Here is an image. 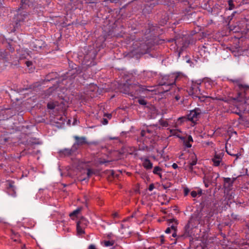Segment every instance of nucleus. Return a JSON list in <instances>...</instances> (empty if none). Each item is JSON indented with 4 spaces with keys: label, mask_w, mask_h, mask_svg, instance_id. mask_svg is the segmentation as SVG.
I'll use <instances>...</instances> for the list:
<instances>
[{
    "label": "nucleus",
    "mask_w": 249,
    "mask_h": 249,
    "mask_svg": "<svg viewBox=\"0 0 249 249\" xmlns=\"http://www.w3.org/2000/svg\"><path fill=\"white\" fill-rule=\"evenodd\" d=\"M229 80L233 83L237 95L234 98L225 97L221 100L229 105V110L231 113L241 116L246 110L249 85L245 84L242 78L231 79Z\"/></svg>",
    "instance_id": "obj_1"
},
{
    "label": "nucleus",
    "mask_w": 249,
    "mask_h": 249,
    "mask_svg": "<svg viewBox=\"0 0 249 249\" xmlns=\"http://www.w3.org/2000/svg\"><path fill=\"white\" fill-rule=\"evenodd\" d=\"M227 152L228 153V154H229V155H231L232 156L236 157V159L234 160V162H235V160H237V159H238V156H240L241 155L239 153L235 154H232V153H231L229 152H228L227 150Z\"/></svg>",
    "instance_id": "obj_29"
},
{
    "label": "nucleus",
    "mask_w": 249,
    "mask_h": 249,
    "mask_svg": "<svg viewBox=\"0 0 249 249\" xmlns=\"http://www.w3.org/2000/svg\"><path fill=\"white\" fill-rule=\"evenodd\" d=\"M163 187L165 189H166L167 188V187H166L165 185H163Z\"/></svg>",
    "instance_id": "obj_52"
},
{
    "label": "nucleus",
    "mask_w": 249,
    "mask_h": 249,
    "mask_svg": "<svg viewBox=\"0 0 249 249\" xmlns=\"http://www.w3.org/2000/svg\"><path fill=\"white\" fill-rule=\"evenodd\" d=\"M218 207V206L215 203L210 202V207H208L207 204H205L201 209L196 210L190 218L194 223L193 226L208 222L210 218L217 213Z\"/></svg>",
    "instance_id": "obj_2"
},
{
    "label": "nucleus",
    "mask_w": 249,
    "mask_h": 249,
    "mask_svg": "<svg viewBox=\"0 0 249 249\" xmlns=\"http://www.w3.org/2000/svg\"><path fill=\"white\" fill-rule=\"evenodd\" d=\"M55 103L53 102H50L47 104V107L49 109H53L55 108Z\"/></svg>",
    "instance_id": "obj_24"
},
{
    "label": "nucleus",
    "mask_w": 249,
    "mask_h": 249,
    "mask_svg": "<svg viewBox=\"0 0 249 249\" xmlns=\"http://www.w3.org/2000/svg\"><path fill=\"white\" fill-rule=\"evenodd\" d=\"M57 76V74L56 72H52L49 73L46 76V78L45 79L46 80L50 81L52 80H53L56 78Z\"/></svg>",
    "instance_id": "obj_20"
},
{
    "label": "nucleus",
    "mask_w": 249,
    "mask_h": 249,
    "mask_svg": "<svg viewBox=\"0 0 249 249\" xmlns=\"http://www.w3.org/2000/svg\"><path fill=\"white\" fill-rule=\"evenodd\" d=\"M7 188L9 193H11L12 196H15L16 194L15 187L14 186V182L12 181H7L6 183Z\"/></svg>",
    "instance_id": "obj_14"
},
{
    "label": "nucleus",
    "mask_w": 249,
    "mask_h": 249,
    "mask_svg": "<svg viewBox=\"0 0 249 249\" xmlns=\"http://www.w3.org/2000/svg\"><path fill=\"white\" fill-rule=\"evenodd\" d=\"M111 175L113 176V177H114L115 175H114V172L113 171H111Z\"/></svg>",
    "instance_id": "obj_47"
},
{
    "label": "nucleus",
    "mask_w": 249,
    "mask_h": 249,
    "mask_svg": "<svg viewBox=\"0 0 249 249\" xmlns=\"http://www.w3.org/2000/svg\"><path fill=\"white\" fill-rule=\"evenodd\" d=\"M203 183L206 188L208 187L211 183L210 178L209 176H205L203 178Z\"/></svg>",
    "instance_id": "obj_21"
},
{
    "label": "nucleus",
    "mask_w": 249,
    "mask_h": 249,
    "mask_svg": "<svg viewBox=\"0 0 249 249\" xmlns=\"http://www.w3.org/2000/svg\"><path fill=\"white\" fill-rule=\"evenodd\" d=\"M197 193L196 191H193L191 192V195L193 197H196L197 196Z\"/></svg>",
    "instance_id": "obj_32"
},
{
    "label": "nucleus",
    "mask_w": 249,
    "mask_h": 249,
    "mask_svg": "<svg viewBox=\"0 0 249 249\" xmlns=\"http://www.w3.org/2000/svg\"><path fill=\"white\" fill-rule=\"evenodd\" d=\"M22 249H26L25 245L22 247Z\"/></svg>",
    "instance_id": "obj_51"
},
{
    "label": "nucleus",
    "mask_w": 249,
    "mask_h": 249,
    "mask_svg": "<svg viewBox=\"0 0 249 249\" xmlns=\"http://www.w3.org/2000/svg\"><path fill=\"white\" fill-rule=\"evenodd\" d=\"M199 194L201 195V192H199Z\"/></svg>",
    "instance_id": "obj_53"
},
{
    "label": "nucleus",
    "mask_w": 249,
    "mask_h": 249,
    "mask_svg": "<svg viewBox=\"0 0 249 249\" xmlns=\"http://www.w3.org/2000/svg\"><path fill=\"white\" fill-rule=\"evenodd\" d=\"M193 224L194 223L189 219L184 227V233L179 235L178 238H185L191 236L193 233V229L196 227V226H193Z\"/></svg>",
    "instance_id": "obj_5"
},
{
    "label": "nucleus",
    "mask_w": 249,
    "mask_h": 249,
    "mask_svg": "<svg viewBox=\"0 0 249 249\" xmlns=\"http://www.w3.org/2000/svg\"><path fill=\"white\" fill-rule=\"evenodd\" d=\"M106 116H107L108 118H111V114H107L105 115Z\"/></svg>",
    "instance_id": "obj_44"
},
{
    "label": "nucleus",
    "mask_w": 249,
    "mask_h": 249,
    "mask_svg": "<svg viewBox=\"0 0 249 249\" xmlns=\"http://www.w3.org/2000/svg\"><path fill=\"white\" fill-rule=\"evenodd\" d=\"M183 99H182L180 100V104H182V103H183Z\"/></svg>",
    "instance_id": "obj_50"
},
{
    "label": "nucleus",
    "mask_w": 249,
    "mask_h": 249,
    "mask_svg": "<svg viewBox=\"0 0 249 249\" xmlns=\"http://www.w3.org/2000/svg\"><path fill=\"white\" fill-rule=\"evenodd\" d=\"M228 4L229 6V9L231 10H232L234 8V5L233 3V1L232 0H229L228 1Z\"/></svg>",
    "instance_id": "obj_27"
},
{
    "label": "nucleus",
    "mask_w": 249,
    "mask_h": 249,
    "mask_svg": "<svg viewBox=\"0 0 249 249\" xmlns=\"http://www.w3.org/2000/svg\"><path fill=\"white\" fill-rule=\"evenodd\" d=\"M154 185L153 184H150L148 187L149 191H152L154 189Z\"/></svg>",
    "instance_id": "obj_35"
},
{
    "label": "nucleus",
    "mask_w": 249,
    "mask_h": 249,
    "mask_svg": "<svg viewBox=\"0 0 249 249\" xmlns=\"http://www.w3.org/2000/svg\"><path fill=\"white\" fill-rule=\"evenodd\" d=\"M201 113V110L199 108H196L194 110L190 111V113L187 115V118L189 121L195 122L198 120Z\"/></svg>",
    "instance_id": "obj_6"
},
{
    "label": "nucleus",
    "mask_w": 249,
    "mask_h": 249,
    "mask_svg": "<svg viewBox=\"0 0 249 249\" xmlns=\"http://www.w3.org/2000/svg\"><path fill=\"white\" fill-rule=\"evenodd\" d=\"M187 141L189 142H193V138L191 135H189L187 138Z\"/></svg>",
    "instance_id": "obj_38"
},
{
    "label": "nucleus",
    "mask_w": 249,
    "mask_h": 249,
    "mask_svg": "<svg viewBox=\"0 0 249 249\" xmlns=\"http://www.w3.org/2000/svg\"><path fill=\"white\" fill-rule=\"evenodd\" d=\"M44 44L41 40H35L31 43L30 46L33 50L37 51L42 48Z\"/></svg>",
    "instance_id": "obj_10"
},
{
    "label": "nucleus",
    "mask_w": 249,
    "mask_h": 249,
    "mask_svg": "<svg viewBox=\"0 0 249 249\" xmlns=\"http://www.w3.org/2000/svg\"><path fill=\"white\" fill-rule=\"evenodd\" d=\"M178 76L176 74H171L162 76L159 82L160 86H165L163 89L167 91L170 90L171 87L175 85L176 81Z\"/></svg>",
    "instance_id": "obj_4"
},
{
    "label": "nucleus",
    "mask_w": 249,
    "mask_h": 249,
    "mask_svg": "<svg viewBox=\"0 0 249 249\" xmlns=\"http://www.w3.org/2000/svg\"><path fill=\"white\" fill-rule=\"evenodd\" d=\"M189 191H190V190H189V189L188 188H185L184 189V196H186L187 195H188Z\"/></svg>",
    "instance_id": "obj_33"
},
{
    "label": "nucleus",
    "mask_w": 249,
    "mask_h": 249,
    "mask_svg": "<svg viewBox=\"0 0 249 249\" xmlns=\"http://www.w3.org/2000/svg\"><path fill=\"white\" fill-rule=\"evenodd\" d=\"M172 167H173L174 169H177V168H178V166L177 164H176V163H174L172 164Z\"/></svg>",
    "instance_id": "obj_41"
},
{
    "label": "nucleus",
    "mask_w": 249,
    "mask_h": 249,
    "mask_svg": "<svg viewBox=\"0 0 249 249\" xmlns=\"http://www.w3.org/2000/svg\"><path fill=\"white\" fill-rule=\"evenodd\" d=\"M175 43L177 45H178V41H177V40H175Z\"/></svg>",
    "instance_id": "obj_48"
},
{
    "label": "nucleus",
    "mask_w": 249,
    "mask_h": 249,
    "mask_svg": "<svg viewBox=\"0 0 249 249\" xmlns=\"http://www.w3.org/2000/svg\"><path fill=\"white\" fill-rule=\"evenodd\" d=\"M15 238L14 237H12V239L15 242H19L20 240L18 239L19 235L18 234H16L15 235Z\"/></svg>",
    "instance_id": "obj_28"
},
{
    "label": "nucleus",
    "mask_w": 249,
    "mask_h": 249,
    "mask_svg": "<svg viewBox=\"0 0 249 249\" xmlns=\"http://www.w3.org/2000/svg\"><path fill=\"white\" fill-rule=\"evenodd\" d=\"M181 99V97L179 95H177L175 96V99L176 101H178Z\"/></svg>",
    "instance_id": "obj_40"
},
{
    "label": "nucleus",
    "mask_w": 249,
    "mask_h": 249,
    "mask_svg": "<svg viewBox=\"0 0 249 249\" xmlns=\"http://www.w3.org/2000/svg\"><path fill=\"white\" fill-rule=\"evenodd\" d=\"M138 102L141 105L145 106L147 104L146 101L142 98H139Z\"/></svg>",
    "instance_id": "obj_26"
},
{
    "label": "nucleus",
    "mask_w": 249,
    "mask_h": 249,
    "mask_svg": "<svg viewBox=\"0 0 249 249\" xmlns=\"http://www.w3.org/2000/svg\"><path fill=\"white\" fill-rule=\"evenodd\" d=\"M87 221L85 218H82L77 222L76 230L78 234H82L85 233L83 226L87 225Z\"/></svg>",
    "instance_id": "obj_9"
},
{
    "label": "nucleus",
    "mask_w": 249,
    "mask_h": 249,
    "mask_svg": "<svg viewBox=\"0 0 249 249\" xmlns=\"http://www.w3.org/2000/svg\"><path fill=\"white\" fill-rule=\"evenodd\" d=\"M143 167L147 170L151 169L153 167L152 163L148 159H145L143 162Z\"/></svg>",
    "instance_id": "obj_19"
},
{
    "label": "nucleus",
    "mask_w": 249,
    "mask_h": 249,
    "mask_svg": "<svg viewBox=\"0 0 249 249\" xmlns=\"http://www.w3.org/2000/svg\"><path fill=\"white\" fill-rule=\"evenodd\" d=\"M177 236V231H174V233L172 234V236L174 237H176Z\"/></svg>",
    "instance_id": "obj_43"
},
{
    "label": "nucleus",
    "mask_w": 249,
    "mask_h": 249,
    "mask_svg": "<svg viewBox=\"0 0 249 249\" xmlns=\"http://www.w3.org/2000/svg\"><path fill=\"white\" fill-rule=\"evenodd\" d=\"M153 130L148 128H146L145 129H142L141 131V135L142 137L150 138L151 136L153 134Z\"/></svg>",
    "instance_id": "obj_15"
},
{
    "label": "nucleus",
    "mask_w": 249,
    "mask_h": 249,
    "mask_svg": "<svg viewBox=\"0 0 249 249\" xmlns=\"http://www.w3.org/2000/svg\"><path fill=\"white\" fill-rule=\"evenodd\" d=\"M82 210L81 208H78L77 209L73 211L72 213H70L69 215L71 217H72V216H76L77 215V214L81 212Z\"/></svg>",
    "instance_id": "obj_22"
},
{
    "label": "nucleus",
    "mask_w": 249,
    "mask_h": 249,
    "mask_svg": "<svg viewBox=\"0 0 249 249\" xmlns=\"http://www.w3.org/2000/svg\"><path fill=\"white\" fill-rule=\"evenodd\" d=\"M25 64L28 67H29L32 65V62L30 61H26Z\"/></svg>",
    "instance_id": "obj_36"
},
{
    "label": "nucleus",
    "mask_w": 249,
    "mask_h": 249,
    "mask_svg": "<svg viewBox=\"0 0 249 249\" xmlns=\"http://www.w3.org/2000/svg\"><path fill=\"white\" fill-rule=\"evenodd\" d=\"M77 74V71L76 70V68H72L71 70L69 71L67 73L66 77L67 78H70V79L73 78L76 76V75Z\"/></svg>",
    "instance_id": "obj_18"
},
{
    "label": "nucleus",
    "mask_w": 249,
    "mask_h": 249,
    "mask_svg": "<svg viewBox=\"0 0 249 249\" xmlns=\"http://www.w3.org/2000/svg\"><path fill=\"white\" fill-rule=\"evenodd\" d=\"M76 151V149H73V146L72 145L71 148H64V149L60 150L59 151V153L61 155H64L65 156H69L71 155Z\"/></svg>",
    "instance_id": "obj_11"
},
{
    "label": "nucleus",
    "mask_w": 249,
    "mask_h": 249,
    "mask_svg": "<svg viewBox=\"0 0 249 249\" xmlns=\"http://www.w3.org/2000/svg\"><path fill=\"white\" fill-rule=\"evenodd\" d=\"M114 244V242L111 241H105L104 242V245L106 247H109V246H113Z\"/></svg>",
    "instance_id": "obj_25"
},
{
    "label": "nucleus",
    "mask_w": 249,
    "mask_h": 249,
    "mask_svg": "<svg viewBox=\"0 0 249 249\" xmlns=\"http://www.w3.org/2000/svg\"><path fill=\"white\" fill-rule=\"evenodd\" d=\"M110 139H111V140H115V139H117V138H115V137H114V138H110Z\"/></svg>",
    "instance_id": "obj_49"
},
{
    "label": "nucleus",
    "mask_w": 249,
    "mask_h": 249,
    "mask_svg": "<svg viewBox=\"0 0 249 249\" xmlns=\"http://www.w3.org/2000/svg\"><path fill=\"white\" fill-rule=\"evenodd\" d=\"M93 174V172L90 169H88L87 171V176L89 177L92 174Z\"/></svg>",
    "instance_id": "obj_31"
},
{
    "label": "nucleus",
    "mask_w": 249,
    "mask_h": 249,
    "mask_svg": "<svg viewBox=\"0 0 249 249\" xmlns=\"http://www.w3.org/2000/svg\"><path fill=\"white\" fill-rule=\"evenodd\" d=\"M113 216L114 217H116L118 216V213H114L113 214Z\"/></svg>",
    "instance_id": "obj_46"
},
{
    "label": "nucleus",
    "mask_w": 249,
    "mask_h": 249,
    "mask_svg": "<svg viewBox=\"0 0 249 249\" xmlns=\"http://www.w3.org/2000/svg\"><path fill=\"white\" fill-rule=\"evenodd\" d=\"M224 153L221 152L219 154H215L213 158L212 159V161L213 162V165L215 166H218L219 165L221 160L223 156Z\"/></svg>",
    "instance_id": "obj_13"
},
{
    "label": "nucleus",
    "mask_w": 249,
    "mask_h": 249,
    "mask_svg": "<svg viewBox=\"0 0 249 249\" xmlns=\"http://www.w3.org/2000/svg\"><path fill=\"white\" fill-rule=\"evenodd\" d=\"M120 89L121 92L130 96L133 98H136L141 93H145L147 91H150L145 86L138 83H133L130 79L126 80L125 83L121 84Z\"/></svg>",
    "instance_id": "obj_3"
},
{
    "label": "nucleus",
    "mask_w": 249,
    "mask_h": 249,
    "mask_svg": "<svg viewBox=\"0 0 249 249\" xmlns=\"http://www.w3.org/2000/svg\"><path fill=\"white\" fill-rule=\"evenodd\" d=\"M185 146L188 147L190 148L192 146V145L190 143V142H189L188 141H186L184 142Z\"/></svg>",
    "instance_id": "obj_34"
},
{
    "label": "nucleus",
    "mask_w": 249,
    "mask_h": 249,
    "mask_svg": "<svg viewBox=\"0 0 249 249\" xmlns=\"http://www.w3.org/2000/svg\"><path fill=\"white\" fill-rule=\"evenodd\" d=\"M28 2H29L28 0H21V2L22 4H25V5L28 4Z\"/></svg>",
    "instance_id": "obj_39"
},
{
    "label": "nucleus",
    "mask_w": 249,
    "mask_h": 249,
    "mask_svg": "<svg viewBox=\"0 0 249 249\" xmlns=\"http://www.w3.org/2000/svg\"><path fill=\"white\" fill-rule=\"evenodd\" d=\"M147 74L148 75H152V72L151 71H148L147 72Z\"/></svg>",
    "instance_id": "obj_45"
},
{
    "label": "nucleus",
    "mask_w": 249,
    "mask_h": 249,
    "mask_svg": "<svg viewBox=\"0 0 249 249\" xmlns=\"http://www.w3.org/2000/svg\"><path fill=\"white\" fill-rule=\"evenodd\" d=\"M189 93L190 95H192L193 98H198L200 99L201 93V90L199 88L198 84L193 83L190 89H189Z\"/></svg>",
    "instance_id": "obj_8"
},
{
    "label": "nucleus",
    "mask_w": 249,
    "mask_h": 249,
    "mask_svg": "<svg viewBox=\"0 0 249 249\" xmlns=\"http://www.w3.org/2000/svg\"><path fill=\"white\" fill-rule=\"evenodd\" d=\"M102 124H104V125H106L108 124V121L107 120V119H106V118H103V121H102Z\"/></svg>",
    "instance_id": "obj_37"
},
{
    "label": "nucleus",
    "mask_w": 249,
    "mask_h": 249,
    "mask_svg": "<svg viewBox=\"0 0 249 249\" xmlns=\"http://www.w3.org/2000/svg\"><path fill=\"white\" fill-rule=\"evenodd\" d=\"M235 180V178L232 179L230 178H224V187L228 190H230L233 185V183Z\"/></svg>",
    "instance_id": "obj_12"
},
{
    "label": "nucleus",
    "mask_w": 249,
    "mask_h": 249,
    "mask_svg": "<svg viewBox=\"0 0 249 249\" xmlns=\"http://www.w3.org/2000/svg\"><path fill=\"white\" fill-rule=\"evenodd\" d=\"M74 138L75 140V142L73 144V149H76V150L79 148L80 146H82L85 144L90 143L87 141L86 137H79L77 136H74Z\"/></svg>",
    "instance_id": "obj_7"
},
{
    "label": "nucleus",
    "mask_w": 249,
    "mask_h": 249,
    "mask_svg": "<svg viewBox=\"0 0 249 249\" xmlns=\"http://www.w3.org/2000/svg\"><path fill=\"white\" fill-rule=\"evenodd\" d=\"M161 171V168H160L159 166H156L154 167L153 172L154 174L158 175L160 176V177H161V174L160 173V171Z\"/></svg>",
    "instance_id": "obj_23"
},
{
    "label": "nucleus",
    "mask_w": 249,
    "mask_h": 249,
    "mask_svg": "<svg viewBox=\"0 0 249 249\" xmlns=\"http://www.w3.org/2000/svg\"><path fill=\"white\" fill-rule=\"evenodd\" d=\"M165 232H166V233H170V232H171V229H170V228H169V227H168V228H167V229H166V230H165Z\"/></svg>",
    "instance_id": "obj_42"
},
{
    "label": "nucleus",
    "mask_w": 249,
    "mask_h": 249,
    "mask_svg": "<svg viewBox=\"0 0 249 249\" xmlns=\"http://www.w3.org/2000/svg\"><path fill=\"white\" fill-rule=\"evenodd\" d=\"M169 225H170L171 230H173L174 231H177V226L178 224V220L176 219L172 218L168 220Z\"/></svg>",
    "instance_id": "obj_16"
},
{
    "label": "nucleus",
    "mask_w": 249,
    "mask_h": 249,
    "mask_svg": "<svg viewBox=\"0 0 249 249\" xmlns=\"http://www.w3.org/2000/svg\"><path fill=\"white\" fill-rule=\"evenodd\" d=\"M189 157L190 160L188 164L193 166L196 165L197 159L196 154L195 153L191 154Z\"/></svg>",
    "instance_id": "obj_17"
},
{
    "label": "nucleus",
    "mask_w": 249,
    "mask_h": 249,
    "mask_svg": "<svg viewBox=\"0 0 249 249\" xmlns=\"http://www.w3.org/2000/svg\"><path fill=\"white\" fill-rule=\"evenodd\" d=\"M193 165H191L189 164H188V165H187V167L188 168V169L189 170V171L191 172H193V169H194V167H193Z\"/></svg>",
    "instance_id": "obj_30"
}]
</instances>
